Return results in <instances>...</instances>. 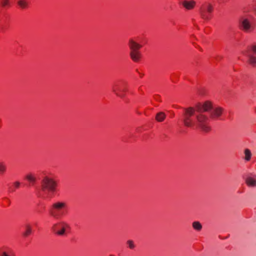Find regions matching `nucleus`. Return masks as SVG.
<instances>
[{
  "label": "nucleus",
  "instance_id": "obj_20",
  "mask_svg": "<svg viewBox=\"0 0 256 256\" xmlns=\"http://www.w3.org/2000/svg\"><path fill=\"white\" fill-rule=\"evenodd\" d=\"M6 170V166L4 162H0V174L4 173Z\"/></svg>",
  "mask_w": 256,
  "mask_h": 256
},
{
  "label": "nucleus",
  "instance_id": "obj_22",
  "mask_svg": "<svg viewBox=\"0 0 256 256\" xmlns=\"http://www.w3.org/2000/svg\"><path fill=\"white\" fill-rule=\"evenodd\" d=\"M127 244L130 249H133L135 247V245L134 244V242L132 240H128L127 241Z\"/></svg>",
  "mask_w": 256,
  "mask_h": 256
},
{
  "label": "nucleus",
  "instance_id": "obj_9",
  "mask_svg": "<svg viewBox=\"0 0 256 256\" xmlns=\"http://www.w3.org/2000/svg\"><path fill=\"white\" fill-rule=\"evenodd\" d=\"M222 111V108L220 107H212L210 112V117L214 119L218 118L221 116Z\"/></svg>",
  "mask_w": 256,
  "mask_h": 256
},
{
  "label": "nucleus",
  "instance_id": "obj_1",
  "mask_svg": "<svg viewBox=\"0 0 256 256\" xmlns=\"http://www.w3.org/2000/svg\"><path fill=\"white\" fill-rule=\"evenodd\" d=\"M212 108V104L210 102L198 104L196 108L189 107L184 108L183 122L187 127L192 128L195 126L205 132L210 130V127L208 124L209 118L204 114V112H210Z\"/></svg>",
  "mask_w": 256,
  "mask_h": 256
},
{
  "label": "nucleus",
  "instance_id": "obj_23",
  "mask_svg": "<svg viewBox=\"0 0 256 256\" xmlns=\"http://www.w3.org/2000/svg\"><path fill=\"white\" fill-rule=\"evenodd\" d=\"M252 52L256 54V44H254L251 46Z\"/></svg>",
  "mask_w": 256,
  "mask_h": 256
},
{
  "label": "nucleus",
  "instance_id": "obj_5",
  "mask_svg": "<svg viewBox=\"0 0 256 256\" xmlns=\"http://www.w3.org/2000/svg\"><path fill=\"white\" fill-rule=\"evenodd\" d=\"M238 26L240 28L246 32H250L254 29V25L251 22L250 20L246 16H242L239 18Z\"/></svg>",
  "mask_w": 256,
  "mask_h": 256
},
{
  "label": "nucleus",
  "instance_id": "obj_7",
  "mask_svg": "<svg viewBox=\"0 0 256 256\" xmlns=\"http://www.w3.org/2000/svg\"><path fill=\"white\" fill-rule=\"evenodd\" d=\"M68 224L64 222H60L54 224L52 228V230L59 236H62L64 234L66 228H68Z\"/></svg>",
  "mask_w": 256,
  "mask_h": 256
},
{
  "label": "nucleus",
  "instance_id": "obj_24",
  "mask_svg": "<svg viewBox=\"0 0 256 256\" xmlns=\"http://www.w3.org/2000/svg\"><path fill=\"white\" fill-rule=\"evenodd\" d=\"M6 30V28L4 26L0 24V32H4Z\"/></svg>",
  "mask_w": 256,
  "mask_h": 256
},
{
  "label": "nucleus",
  "instance_id": "obj_15",
  "mask_svg": "<svg viewBox=\"0 0 256 256\" xmlns=\"http://www.w3.org/2000/svg\"><path fill=\"white\" fill-rule=\"evenodd\" d=\"M0 256H14V254L9 250H0Z\"/></svg>",
  "mask_w": 256,
  "mask_h": 256
},
{
  "label": "nucleus",
  "instance_id": "obj_14",
  "mask_svg": "<svg viewBox=\"0 0 256 256\" xmlns=\"http://www.w3.org/2000/svg\"><path fill=\"white\" fill-rule=\"evenodd\" d=\"M248 62L252 66H256V56L252 54H248Z\"/></svg>",
  "mask_w": 256,
  "mask_h": 256
},
{
  "label": "nucleus",
  "instance_id": "obj_6",
  "mask_svg": "<svg viewBox=\"0 0 256 256\" xmlns=\"http://www.w3.org/2000/svg\"><path fill=\"white\" fill-rule=\"evenodd\" d=\"M213 10L212 6L210 4H206L202 5L200 8V14L201 17L206 20H210V14Z\"/></svg>",
  "mask_w": 256,
  "mask_h": 256
},
{
  "label": "nucleus",
  "instance_id": "obj_3",
  "mask_svg": "<svg viewBox=\"0 0 256 256\" xmlns=\"http://www.w3.org/2000/svg\"><path fill=\"white\" fill-rule=\"evenodd\" d=\"M128 46L130 49V56L132 60L134 62H138L141 58V54L139 50L142 46L132 40H130Z\"/></svg>",
  "mask_w": 256,
  "mask_h": 256
},
{
  "label": "nucleus",
  "instance_id": "obj_12",
  "mask_svg": "<svg viewBox=\"0 0 256 256\" xmlns=\"http://www.w3.org/2000/svg\"><path fill=\"white\" fill-rule=\"evenodd\" d=\"M166 117V114L163 112H160L158 113L156 116V119L159 122H162L164 120Z\"/></svg>",
  "mask_w": 256,
  "mask_h": 256
},
{
  "label": "nucleus",
  "instance_id": "obj_16",
  "mask_svg": "<svg viewBox=\"0 0 256 256\" xmlns=\"http://www.w3.org/2000/svg\"><path fill=\"white\" fill-rule=\"evenodd\" d=\"M192 226L193 228L197 231H200L202 229V225L199 222L196 221L193 222Z\"/></svg>",
  "mask_w": 256,
  "mask_h": 256
},
{
  "label": "nucleus",
  "instance_id": "obj_25",
  "mask_svg": "<svg viewBox=\"0 0 256 256\" xmlns=\"http://www.w3.org/2000/svg\"><path fill=\"white\" fill-rule=\"evenodd\" d=\"M14 185L16 186V188H18L20 186V182H16L14 183Z\"/></svg>",
  "mask_w": 256,
  "mask_h": 256
},
{
  "label": "nucleus",
  "instance_id": "obj_8",
  "mask_svg": "<svg viewBox=\"0 0 256 256\" xmlns=\"http://www.w3.org/2000/svg\"><path fill=\"white\" fill-rule=\"evenodd\" d=\"M112 91L118 96L124 98V92L126 91V88L124 85L115 84L112 87Z\"/></svg>",
  "mask_w": 256,
  "mask_h": 256
},
{
  "label": "nucleus",
  "instance_id": "obj_17",
  "mask_svg": "<svg viewBox=\"0 0 256 256\" xmlns=\"http://www.w3.org/2000/svg\"><path fill=\"white\" fill-rule=\"evenodd\" d=\"M26 178L28 180L32 182V184H34L36 180V177L32 174H27Z\"/></svg>",
  "mask_w": 256,
  "mask_h": 256
},
{
  "label": "nucleus",
  "instance_id": "obj_10",
  "mask_svg": "<svg viewBox=\"0 0 256 256\" xmlns=\"http://www.w3.org/2000/svg\"><path fill=\"white\" fill-rule=\"evenodd\" d=\"M183 6L188 10L193 8L194 6L195 2L194 1L184 0L182 3Z\"/></svg>",
  "mask_w": 256,
  "mask_h": 256
},
{
  "label": "nucleus",
  "instance_id": "obj_19",
  "mask_svg": "<svg viewBox=\"0 0 256 256\" xmlns=\"http://www.w3.org/2000/svg\"><path fill=\"white\" fill-rule=\"evenodd\" d=\"M18 5L22 8H24L27 6V2L24 0H20L18 2Z\"/></svg>",
  "mask_w": 256,
  "mask_h": 256
},
{
  "label": "nucleus",
  "instance_id": "obj_13",
  "mask_svg": "<svg viewBox=\"0 0 256 256\" xmlns=\"http://www.w3.org/2000/svg\"><path fill=\"white\" fill-rule=\"evenodd\" d=\"M246 182V184L250 186H256V180L252 178H248Z\"/></svg>",
  "mask_w": 256,
  "mask_h": 256
},
{
  "label": "nucleus",
  "instance_id": "obj_2",
  "mask_svg": "<svg viewBox=\"0 0 256 256\" xmlns=\"http://www.w3.org/2000/svg\"><path fill=\"white\" fill-rule=\"evenodd\" d=\"M66 203L62 201H56L53 203L49 210L50 214L55 219H58L65 216L67 212Z\"/></svg>",
  "mask_w": 256,
  "mask_h": 256
},
{
  "label": "nucleus",
  "instance_id": "obj_11",
  "mask_svg": "<svg viewBox=\"0 0 256 256\" xmlns=\"http://www.w3.org/2000/svg\"><path fill=\"white\" fill-rule=\"evenodd\" d=\"M25 230L23 234L24 236H28L31 234L32 232V228L30 224H26L24 226Z\"/></svg>",
  "mask_w": 256,
  "mask_h": 256
},
{
  "label": "nucleus",
  "instance_id": "obj_21",
  "mask_svg": "<svg viewBox=\"0 0 256 256\" xmlns=\"http://www.w3.org/2000/svg\"><path fill=\"white\" fill-rule=\"evenodd\" d=\"M0 1L2 6L4 7L9 6V0H0Z\"/></svg>",
  "mask_w": 256,
  "mask_h": 256
},
{
  "label": "nucleus",
  "instance_id": "obj_18",
  "mask_svg": "<svg viewBox=\"0 0 256 256\" xmlns=\"http://www.w3.org/2000/svg\"><path fill=\"white\" fill-rule=\"evenodd\" d=\"M245 160L247 161L249 160L251 158V152L250 150L246 149L244 150Z\"/></svg>",
  "mask_w": 256,
  "mask_h": 256
},
{
  "label": "nucleus",
  "instance_id": "obj_4",
  "mask_svg": "<svg viewBox=\"0 0 256 256\" xmlns=\"http://www.w3.org/2000/svg\"><path fill=\"white\" fill-rule=\"evenodd\" d=\"M41 184L42 191L52 192H55L57 184L53 178L46 176L42 180Z\"/></svg>",
  "mask_w": 256,
  "mask_h": 256
}]
</instances>
